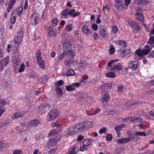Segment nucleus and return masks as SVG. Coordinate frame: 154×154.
<instances>
[{
    "label": "nucleus",
    "instance_id": "29",
    "mask_svg": "<svg viewBox=\"0 0 154 154\" xmlns=\"http://www.w3.org/2000/svg\"><path fill=\"white\" fill-rule=\"evenodd\" d=\"M9 57L7 56L4 59L2 60L0 62V65H2L4 66H6L8 64L9 61Z\"/></svg>",
    "mask_w": 154,
    "mask_h": 154
},
{
    "label": "nucleus",
    "instance_id": "54",
    "mask_svg": "<svg viewBox=\"0 0 154 154\" xmlns=\"http://www.w3.org/2000/svg\"><path fill=\"white\" fill-rule=\"evenodd\" d=\"M65 54H66V53L64 52H63V53L60 54L58 57V59L60 60L63 59L64 57V55Z\"/></svg>",
    "mask_w": 154,
    "mask_h": 154
},
{
    "label": "nucleus",
    "instance_id": "22",
    "mask_svg": "<svg viewBox=\"0 0 154 154\" xmlns=\"http://www.w3.org/2000/svg\"><path fill=\"white\" fill-rule=\"evenodd\" d=\"M48 36L51 37L53 36H55L56 34V32L54 31L52 29V27L50 26L48 29Z\"/></svg>",
    "mask_w": 154,
    "mask_h": 154
},
{
    "label": "nucleus",
    "instance_id": "5",
    "mask_svg": "<svg viewBox=\"0 0 154 154\" xmlns=\"http://www.w3.org/2000/svg\"><path fill=\"white\" fill-rule=\"evenodd\" d=\"M145 47V49L141 50L138 49L136 51L135 53L137 54L139 56H142L143 55L148 54L151 50L150 48L148 45H146Z\"/></svg>",
    "mask_w": 154,
    "mask_h": 154
},
{
    "label": "nucleus",
    "instance_id": "15",
    "mask_svg": "<svg viewBox=\"0 0 154 154\" xmlns=\"http://www.w3.org/2000/svg\"><path fill=\"white\" fill-rule=\"evenodd\" d=\"M25 114V113L23 112H18L14 114L12 116L13 119H15L23 116Z\"/></svg>",
    "mask_w": 154,
    "mask_h": 154
},
{
    "label": "nucleus",
    "instance_id": "35",
    "mask_svg": "<svg viewBox=\"0 0 154 154\" xmlns=\"http://www.w3.org/2000/svg\"><path fill=\"white\" fill-rule=\"evenodd\" d=\"M75 74V72L74 70L72 69H69L67 71L65 74L68 76L73 75Z\"/></svg>",
    "mask_w": 154,
    "mask_h": 154
},
{
    "label": "nucleus",
    "instance_id": "2",
    "mask_svg": "<svg viewBox=\"0 0 154 154\" xmlns=\"http://www.w3.org/2000/svg\"><path fill=\"white\" fill-rule=\"evenodd\" d=\"M23 34V32L22 31H20L18 32L15 35L14 41L15 44L14 45V46L16 48H17L18 47L20 43L21 42Z\"/></svg>",
    "mask_w": 154,
    "mask_h": 154
},
{
    "label": "nucleus",
    "instance_id": "62",
    "mask_svg": "<svg viewBox=\"0 0 154 154\" xmlns=\"http://www.w3.org/2000/svg\"><path fill=\"white\" fill-rule=\"evenodd\" d=\"M106 130L107 129L106 128H103L100 130L99 131V133L100 134H102L103 133H105Z\"/></svg>",
    "mask_w": 154,
    "mask_h": 154
},
{
    "label": "nucleus",
    "instance_id": "8",
    "mask_svg": "<svg viewBox=\"0 0 154 154\" xmlns=\"http://www.w3.org/2000/svg\"><path fill=\"white\" fill-rule=\"evenodd\" d=\"M81 124L83 126L84 130L91 128L94 125L93 122L89 121H85L83 123H81Z\"/></svg>",
    "mask_w": 154,
    "mask_h": 154
},
{
    "label": "nucleus",
    "instance_id": "43",
    "mask_svg": "<svg viewBox=\"0 0 154 154\" xmlns=\"http://www.w3.org/2000/svg\"><path fill=\"white\" fill-rule=\"evenodd\" d=\"M134 135L137 136L138 135L139 136H146V134L143 132H139V131H136L135 132Z\"/></svg>",
    "mask_w": 154,
    "mask_h": 154
},
{
    "label": "nucleus",
    "instance_id": "47",
    "mask_svg": "<svg viewBox=\"0 0 154 154\" xmlns=\"http://www.w3.org/2000/svg\"><path fill=\"white\" fill-rule=\"evenodd\" d=\"M25 68V66L23 63H22L20 65V67L19 69L18 70V72H21L24 71Z\"/></svg>",
    "mask_w": 154,
    "mask_h": 154
},
{
    "label": "nucleus",
    "instance_id": "32",
    "mask_svg": "<svg viewBox=\"0 0 154 154\" xmlns=\"http://www.w3.org/2000/svg\"><path fill=\"white\" fill-rule=\"evenodd\" d=\"M129 141V139L123 138L122 139H119L117 140V143H125Z\"/></svg>",
    "mask_w": 154,
    "mask_h": 154
},
{
    "label": "nucleus",
    "instance_id": "60",
    "mask_svg": "<svg viewBox=\"0 0 154 154\" xmlns=\"http://www.w3.org/2000/svg\"><path fill=\"white\" fill-rule=\"evenodd\" d=\"M79 148H78L77 146H75L71 150V152H77L78 150V149Z\"/></svg>",
    "mask_w": 154,
    "mask_h": 154
},
{
    "label": "nucleus",
    "instance_id": "19",
    "mask_svg": "<svg viewBox=\"0 0 154 154\" xmlns=\"http://www.w3.org/2000/svg\"><path fill=\"white\" fill-rule=\"evenodd\" d=\"M122 69V67L121 64L118 63L116 65L112 67L111 68V70L115 71L116 70L119 71L121 70Z\"/></svg>",
    "mask_w": 154,
    "mask_h": 154
},
{
    "label": "nucleus",
    "instance_id": "14",
    "mask_svg": "<svg viewBox=\"0 0 154 154\" xmlns=\"http://www.w3.org/2000/svg\"><path fill=\"white\" fill-rule=\"evenodd\" d=\"M129 24L132 28H134L135 29L137 30H140V27L138 23L136 21H130Z\"/></svg>",
    "mask_w": 154,
    "mask_h": 154
},
{
    "label": "nucleus",
    "instance_id": "3",
    "mask_svg": "<svg viewBox=\"0 0 154 154\" xmlns=\"http://www.w3.org/2000/svg\"><path fill=\"white\" fill-rule=\"evenodd\" d=\"M59 114V112L56 109L51 110L48 113L47 119L48 121L53 120L57 118Z\"/></svg>",
    "mask_w": 154,
    "mask_h": 154
},
{
    "label": "nucleus",
    "instance_id": "26",
    "mask_svg": "<svg viewBox=\"0 0 154 154\" xmlns=\"http://www.w3.org/2000/svg\"><path fill=\"white\" fill-rule=\"evenodd\" d=\"M116 43L118 45H120L123 48H125L127 46V42L124 41L119 40L116 42Z\"/></svg>",
    "mask_w": 154,
    "mask_h": 154
},
{
    "label": "nucleus",
    "instance_id": "12",
    "mask_svg": "<svg viewBox=\"0 0 154 154\" xmlns=\"http://www.w3.org/2000/svg\"><path fill=\"white\" fill-rule=\"evenodd\" d=\"M49 109V106H40L39 108L38 111L39 113H44Z\"/></svg>",
    "mask_w": 154,
    "mask_h": 154
},
{
    "label": "nucleus",
    "instance_id": "61",
    "mask_svg": "<svg viewBox=\"0 0 154 154\" xmlns=\"http://www.w3.org/2000/svg\"><path fill=\"white\" fill-rule=\"evenodd\" d=\"M20 56V54L19 52L17 51H16L14 52V54L13 56L15 57L16 59L17 58H19V57Z\"/></svg>",
    "mask_w": 154,
    "mask_h": 154
},
{
    "label": "nucleus",
    "instance_id": "28",
    "mask_svg": "<svg viewBox=\"0 0 154 154\" xmlns=\"http://www.w3.org/2000/svg\"><path fill=\"white\" fill-rule=\"evenodd\" d=\"M37 63L39 66L42 69H44L45 67V63L42 59L37 60Z\"/></svg>",
    "mask_w": 154,
    "mask_h": 154
},
{
    "label": "nucleus",
    "instance_id": "46",
    "mask_svg": "<svg viewBox=\"0 0 154 154\" xmlns=\"http://www.w3.org/2000/svg\"><path fill=\"white\" fill-rule=\"evenodd\" d=\"M88 64L86 62H81L79 63V65L81 68L82 69H85Z\"/></svg>",
    "mask_w": 154,
    "mask_h": 154
},
{
    "label": "nucleus",
    "instance_id": "27",
    "mask_svg": "<svg viewBox=\"0 0 154 154\" xmlns=\"http://www.w3.org/2000/svg\"><path fill=\"white\" fill-rule=\"evenodd\" d=\"M135 17L138 20H140L141 21H143L144 20L143 15L141 13H137L135 15Z\"/></svg>",
    "mask_w": 154,
    "mask_h": 154
},
{
    "label": "nucleus",
    "instance_id": "20",
    "mask_svg": "<svg viewBox=\"0 0 154 154\" xmlns=\"http://www.w3.org/2000/svg\"><path fill=\"white\" fill-rule=\"evenodd\" d=\"M69 9H65L63 10L61 12L60 17L61 18L66 19L69 14Z\"/></svg>",
    "mask_w": 154,
    "mask_h": 154
},
{
    "label": "nucleus",
    "instance_id": "56",
    "mask_svg": "<svg viewBox=\"0 0 154 154\" xmlns=\"http://www.w3.org/2000/svg\"><path fill=\"white\" fill-rule=\"evenodd\" d=\"M112 138V136L111 134H108L106 137V139L108 141H110L111 140Z\"/></svg>",
    "mask_w": 154,
    "mask_h": 154
},
{
    "label": "nucleus",
    "instance_id": "53",
    "mask_svg": "<svg viewBox=\"0 0 154 154\" xmlns=\"http://www.w3.org/2000/svg\"><path fill=\"white\" fill-rule=\"evenodd\" d=\"M112 31L113 33L116 34L118 31V28L117 26H112Z\"/></svg>",
    "mask_w": 154,
    "mask_h": 154
},
{
    "label": "nucleus",
    "instance_id": "23",
    "mask_svg": "<svg viewBox=\"0 0 154 154\" xmlns=\"http://www.w3.org/2000/svg\"><path fill=\"white\" fill-rule=\"evenodd\" d=\"M82 30L83 32L86 35L89 34L91 33L89 27L87 25L83 26L82 28Z\"/></svg>",
    "mask_w": 154,
    "mask_h": 154
},
{
    "label": "nucleus",
    "instance_id": "17",
    "mask_svg": "<svg viewBox=\"0 0 154 154\" xmlns=\"http://www.w3.org/2000/svg\"><path fill=\"white\" fill-rule=\"evenodd\" d=\"M40 123L38 119H35L31 121L28 124L29 126L34 127Z\"/></svg>",
    "mask_w": 154,
    "mask_h": 154
},
{
    "label": "nucleus",
    "instance_id": "40",
    "mask_svg": "<svg viewBox=\"0 0 154 154\" xmlns=\"http://www.w3.org/2000/svg\"><path fill=\"white\" fill-rule=\"evenodd\" d=\"M55 90L56 91L57 94L61 96L63 94V92L62 89L57 86L55 87Z\"/></svg>",
    "mask_w": 154,
    "mask_h": 154
},
{
    "label": "nucleus",
    "instance_id": "36",
    "mask_svg": "<svg viewBox=\"0 0 154 154\" xmlns=\"http://www.w3.org/2000/svg\"><path fill=\"white\" fill-rule=\"evenodd\" d=\"M17 15L12 13L10 18V22L12 24H14L15 22Z\"/></svg>",
    "mask_w": 154,
    "mask_h": 154
},
{
    "label": "nucleus",
    "instance_id": "45",
    "mask_svg": "<svg viewBox=\"0 0 154 154\" xmlns=\"http://www.w3.org/2000/svg\"><path fill=\"white\" fill-rule=\"evenodd\" d=\"M72 29V24H69L66 26L65 28V30L67 32H69Z\"/></svg>",
    "mask_w": 154,
    "mask_h": 154
},
{
    "label": "nucleus",
    "instance_id": "7",
    "mask_svg": "<svg viewBox=\"0 0 154 154\" xmlns=\"http://www.w3.org/2000/svg\"><path fill=\"white\" fill-rule=\"evenodd\" d=\"M139 62L137 61H131L128 65V68H131L132 70L137 69L138 66Z\"/></svg>",
    "mask_w": 154,
    "mask_h": 154
},
{
    "label": "nucleus",
    "instance_id": "64",
    "mask_svg": "<svg viewBox=\"0 0 154 154\" xmlns=\"http://www.w3.org/2000/svg\"><path fill=\"white\" fill-rule=\"evenodd\" d=\"M115 52V49L114 48H111L109 49V52L110 54H113Z\"/></svg>",
    "mask_w": 154,
    "mask_h": 154
},
{
    "label": "nucleus",
    "instance_id": "37",
    "mask_svg": "<svg viewBox=\"0 0 154 154\" xmlns=\"http://www.w3.org/2000/svg\"><path fill=\"white\" fill-rule=\"evenodd\" d=\"M125 126V124H122L119 126L116 127L115 129L116 132H119Z\"/></svg>",
    "mask_w": 154,
    "mask_h": 154
},
{
    "label": "nucleus",
    "instance_id": "13",
    "mask_svg": "<svg viewBox=\"0 0 154 154\" xmlns=\"http://www.w3.org/2000/svg\"><path fill=\"white\" fill-rule=\"evenodd\" d=\"M38 18L37 14L35 13H33L30 20L31 24L34 25H36L37 23V20Z\"/></svg>",
    "mask_w": 154,
    "mask_h": 154
},
{
    "label": "nucleus",
    "instance_id": "51",
    "mask_svg": "<svg viewBox=\"0 0 154 154\" xmlns=\"http://www.w3.org/2000/svg\"><path fill=\"white\" fill-rule=\"evenodd\" d=\"M75 10L74 9H71L70 11H68L69 14L70 16H72L73 17L75 13Z\"/></svg>",
    "mask_w": 154,
    "mask_h": 154
},
{
    "label": "nucleus",
    "instance_id": "24",
    "mask_svg": "<svg viewBox=\"0 0 154 154\" xmlns=\"http://www.w3.org/2000/svg\"><path fill=\"white\" fill-rule=\"evenodd\" d=\"M6 104V102L4 100H2L0 101V117L2 114L5 112V110L2 109V107Z\"/></svg>",
    "mask_w": 154,
    "mask_h": 154
},
{
    "label": "nucleus",
    "instance_id": "30",
    "mask_svg": "<svg viewBox=\"0 0 154 154\" xmlns=\"http://www.w3.org/2000/svg\"><path fill=\"white\" fill-rule=\"evenodd\" d=\"M62 130V129H60L58 131L56 130L55 129L53 130L50 132L48 135L49 136H51L60 133Z\"/></svg>",
    "mask_w": 154,
    "mask_h": 154
},
{
    "label": "nucleus",
    "instance_id": "41",
    "mask_svg": "<svg viewBox=\"0 0 154 154\" xmlns=\"http://www.w3.org/2000/svg\"><path fill=\"white\" fill-rule=\"evenodd\" d=\"M103 88V87L105 89H106V91L110 90L112 87V85L110 84H106L104 85L103 86H102Z\"/></svg>",
    "mask_w": 154,
    "mask_h": 154
},
{
    "label": "nucleus",
    "instance_id": "49",
    "mask_svg": "<svg viewBox=\"0 0 154 154\" xmlns=\"http://www.w3.org/2000/svg\"><path fill=\"white\" fill-rule=\"evenodd\" d=\"M58 23V20L57 18H55L51 20V23H52V27H54L56 26Z\"/></svg>",
    "mask_w": 154,
    "mask_h": 154
},
{
    "label": "nucleus",
    "instance_id": "52",
    "mask_svg": "<svg viewBox=\"0 0 154 154\" xmlns=\"http://www.w3.org/2000/svg\"><path fill=\"white\" fill-rule=\"evenodd\" d=\"M91 28L94 31H97L98 29V26L96 23H93L91 25Z\"/></svg>",
    "mask_w": 154,
    "mask_h": 154
},
{
    "label": "nucleus",
    "instance_id": "55",
    "mask_svg": "<svg viewBox=\"0 0 154 154\" xmlns=\"http://www.w3.org/2000/svg\"><path fill=\"white\" fill-rule=\"evenodd\" d=\"M103 11L104 12V14L106 15V14L108 12L109 9L107 6H103Z\"/></svg>",
    "mask_w": 154,
    "mask_h": 154
},
{
    "label": "nucleus",
    "instance_id": "1",
    "mask_svg": "<svg viewBox=\"0 0 154 154\" xmlns=\"http://www.w3.org/2000/svg\"><path fill=\"white\" fill-rule=\"evenodd\" d=\"M64 51L66 54L70 55L72 58H73L75 55L74 51L72 49V45L69 41H67L63 45Z\"/></svg>",
    "mask_w": 154,
    "mask_h": 154
},
{
    "label": "nucleus",
    "instance_id": "31",
    "mask_svg": "<svg viewBox=\"0 0 154 154\" xmlns=\"http://www.w3.org/2000/svg\"><path fill=\"white\" fill-rule=\"evenodd\" d=\"M76 119V117L73 115H69L67 117V119L69 122H73Z\"/></svg>",
    "mask_w": 154,
    "mask_h": 154
},
{
    "label": "nucleus",
    "instance_id": "18",
    "mask_svg": "<svg viewBox=\"0 0 154 154\" xmlns=\"http://www.w3.org/2000/svg\"><path fill=\"white\" fill-rule=\"evenodd\" d=\"M66 132L68 135L71 136L75 134L74 128L72 126L67 128L66 130Z\"/></svg>",
    "mask_w": 154,
    "mask_h": 154
},
{
    "label": "nucleus",
    "instance_id": "44",
    "mask_svg": "<svg viewBox=\"0 0 154 154\" xmlns=\"http://www.w3.org/2000/svg\"><path fill=\"white\" fill-rule=\"evenodd\" d=\"M56 143L57 140L54 139H50L48 142V143L49 146H51Z\"/></svg>",
    "mask_w": 154,
    "mask_h": 154
},
{
    "label": "nucleus",
    "instance_id": "50",
    "mask_svg": "<svg viewBox=\"0 0 154 154\" xmlns=\"http://www.w3.org/2000/svg\"><path fill=\"white\" fill-rule=\"evenodd\" d=\"M41 79L42 80V82H45L48 81V77L47 75H44L41 77Z\"/></svg>",
    "mask_w": 154,
    "mask_h": 154
},
{
    "label": "nucleus",
    "instance_id": "63",
    "mask_svg": "<svg viewBox=\"0 0 154 154\" xmlns=\"http://www.w3.org/2000/svg\"><path fill=\"white\" fill-rule=\"evenodd\" d=\"M16 0H10L8 3L9 5H11L13 6Z\"/></svg>",
    "mask_w": 154,
    "mask_h": 154
},
{
    "label": "nucleus",
    "instance_id": "25",
    "mask_svg": "<svg viewBox=\"0 0 154 154\" xmlns=\"http://www.w3.org/2000/svg\"><path fill=\"white\" fill-rule=\"evenodd\" d=\"M142 119L140 117H132L131 118H129L124 119L123 120L124 121H129V122H136V121L137 119H138L139 120H141Z\"/></svg>",
    "mask_w": 154,
    "mask_h": 154
},
{
    "label": "nucleus",
    "instance_id": "39",
    "mask_svg": "<svg viewBox=\"0 0 154 154\" xmlns=\"http://www.w3.org/2000/svg\"><path fill=\"white\" fill-rule=\"evenodd\" d=\"M66 89L67 91H69L75 90V88L72 84L71 85L66 86Z\"/></svg>",
    "mask_w": 154,
    "mask_h": 154
},
{
    "label": "nucleus",
    "instance_id": "10",
    "mask_svg": "<svg viewBox=\"0 0 154 154\" xmlns=\"http://www.w3.org/2000/svg\"><path fill=\"white\" fill-rule=\"evenodd\" d=\"M20 64V59L19 58H17L14 60L13 63V69L16 72L19 68Z\"/></svg>",
    "mask_w": 154,
    "mask_h": 154
},
{
    "label": "nucleus",
    "instance_id": "4",
    "mask_svg": "<svg viewBox=\"0 0 154 154\" xmlns=\"http://www.w3.org/2000/svg\"><path fill=\"white\" fill-rule=\"evenodd\" d=\"M110 99L109 94L106 92L102 95L100 100L102 101L103 106L106 107L108 104V102Z\"/></svg>",
    "mask_w": 154,
    "mask_h": 154
},
{
    "label": "nucleus",
    "instance_id": "21",
    "mask_svg": "<svg viewBox=\"0 0 154 154\" xmlns=\"http://www.w3.org/2000/svg\"><path fill=\"white\" fill-rule=\"evenodd\" d=\"M134 3L137 5H143L148 4L149 2L148 0H135Z\"/></svg>",
    "mask_w": 154,
    "mask_h": 154
},
{
    "label": "nucleus",
    "instance_id": "42",
    "mask_svg": "<svg viewBox=\"0 0 154 154\" xmlns=\"http://www.w3.org/2000/svg\"><path fill=\"white\" fill-rule=\"evenodd\" d=\"M77 63V62L76 60H70L68 61V63H66V65H75Z\"/></svg>",
    "mask_w": 154,
    "mask_h": 154
},
{
    "label": "nucleus",
    "instance_id": "16",
    "mask_svg": "<svg viewBox=\"0 0 154 154\" xmlns=\"http://www.w3.org/2000/svg\"><path fill=\"white\" fill-rule=\"evenodd\" d=\"M115 7H116L118 9H122L123 8V4L122 0H115Z\"/></svg>",
    "mask_w": 154,
    "mask_h": 154
},
{
    "label": "nucleus",
    "instance_id": "9",
    "mask_svg": "<svg viewBox=\"0 0 154 154\" xmlns=\"http://www.w3.org/2000/svg\"><path fill=\"white\" fill-rule=\"evenodd\" d=\"M23 10V7L22 6L20 5L17 7L12 13L15 14L17 15V16L18 15L20 17H21L22 14Z\"/></svg>",
    "mask_w": 154,
    "mask_h": 154
},
{
    "label": "nucleus",
    "instance_id": "33",
    "mask_svg": "<svg viewBox=\"0 0 154 154\" xmlns=\"http://www.w3.org/2000/svg\"><path fill=\"white\" fill-rule=\"evenodd\" d=\"M106 76L108 78H113L116 77V75L114 72H109L106 73Z\"/></svg>",
    "mask_w": 154,
    "mask_h": 154
},
{
    "label": "nucleus",
    "instance_id": "58",
    "mask_svg": "<svg viewBox=\"0 0 154 154\" xmlns=\"http://www.w3.org/2000/svg\"><path fill=\"white\" fill-rule=\"evenodd\" d=\"M63 84V82L62 80H60V81H57L56 83V85H57V86H59L62 85Z\"/></svg>",
    "mask_w": 154,
    "mask_h": 154
},
{
    "label": "nucleus",
    "instance_id": "57",
    "mask_svg": "<svg viewBox=\"0 0 154 154\" xmlns=\"http://www.w3.org/2000/svg\"><path fill=\"white\" fill-rule=\"evenodd\" d=\"M119 61L118 60L116 59L112 60L109 62L108 64V66L109 67H111L112 64L115 62H118Z\"/></svg>",
    "mask_w": 154,
    "mask_h": 154
},
{
    "label": "nucleus",
    "instance_id": "11",
    "mask_svg": "<svg viewBox=\"0 0 154 154\" xmlns=\"http://www.w3.org/2000/svg\"><path fill=\"white\" fill-rule=\"evenodd\" d=\"M73 128L75 134L83 131L84 130L83 128V126H82L81 123L79 124L76 125L73 127Z\"/></svg>",
    "mask_w": 154,
    "mask_h": 154
},
{
    "label": "nucleus",
    "instance_id": "38",
    "mask_svg": "<svg viewBox=\"0 0 154 154\" xmlns=\"http://www.w3.org/2000/svg\"><path fill=\"white\" fill-rule=\"evenodd\" d=\"M92 140L91 139H88L84 140L83 142V144L84 146H88L92 143Z\"/></svg>",
    "mask_w": 154,
    "mask_h": 154
},
{
    "label": "nucleus",
    "instance_id": "34",
    "mask_svg": "<svg viewBox=\"0 0 154 154\" xmlns=\"http://www.w3.org/2000/svg\"><path fill=\"white\" fill-rule=\"evenodd\" d=\"M148 44H149V45L151 47H154V36H150L148 42H147Z\"/></svg>",
    "mask_w": 154,
    "mask_h": 154
},
{
    "label": "nucleus",
    "instance_id": "6",
    "mask_svg": "<svg viewBox=\"0 0 154 154\" xmlns=\"http://www.w3.org/2000/svg\"><path fill=\"white\" fill-rule=\"evenodd\" d=\"M100 36L104 38H107L109 35V33L107 29L104 27L100 28Z\"/></svg>",
    "mask_w": 154,
    "mask_h": 154
},
{
    "label": "nucleus",
    "instance_id": "59",
    "mask_svg": "<svg viewBox=\"0 0 154 154\" xmlns=\"http://www.w3.org/2000/svg\"><path fill=\"white\" fill-rule=\"evenodd\" d=\"M125 49V48L122 49V48H121L119 51L120 54H122V56H124L126 54Z\"/></svg>",
    "mask_w": 154,
    "mask_h": 154
},
{
    "label": "nucleus",
    "instance_id": "48",
    "mask_svg": "<svg viewBox=\"0 0 154 154\" xmlns=\"http://www.w3.org/2000/svg\"><path fill=\"white\" fill-rule=\"evenodd\" d=\"M41 53L40 50H38L36 54V60H40L42 59L41 57Z\"/></svg>",
    "mask_w": 154,
    "mask_h": 154
}]
</instances>
